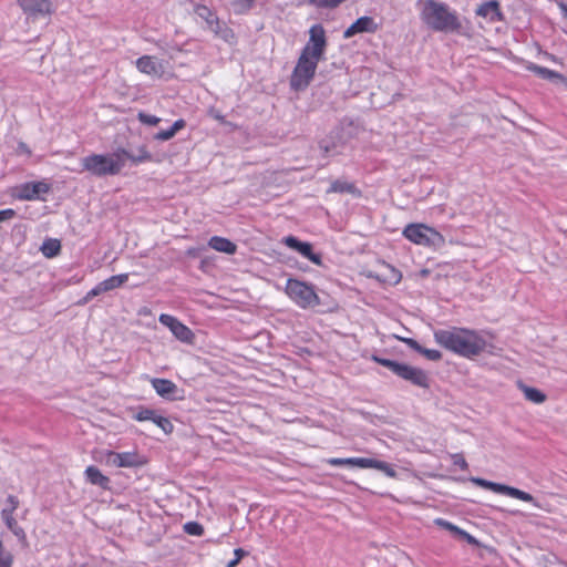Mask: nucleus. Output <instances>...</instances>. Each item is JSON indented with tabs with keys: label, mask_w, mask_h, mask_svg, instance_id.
I'll list each match as a JSON object with an SVG mask.
<instances>
[{
	"label": "nucleus",
	"mask_w": 567,
	"mask_h": 567,
	"mask_svg": "<svg viewBox=\"0 0 567 567\" xmlns=\"http://www.w3.org/2000/svg\"><path fill=\"white\" fill-rule=\"evenodd\" d=\"M327 48L326 31L321 24H315L309 30V40L303 47L290 78L293 90H305L312 81L318 63L324 59Z\"/></svg>",
	"instance_id": "nucleus-1"
},
{
	"label": "nucleus",
	"mask_w": 567,
	"mask_h": 567,
	"mask_svg": "<svg viewBox=\"0 0 567 567\" xmlns=\"http://www.w3.org/2000/svg\"><path fill=\"white\" fill-rule=\"evenodd\" d=\"M434 340L441 347L461 357L472 359L486 348V340L475 330L452 327L434 331Z\"/></svg>",
	"instance_id": "nucleus-2"
},
{
	"label": "nucleus",
	"mask_w": 567,
	"mask_h": 567,
	"mask_svg": "<svg viewBox=\"0 0 567 567\" xmlns=\"http://www.w3.org/2000/svg\"><path fill=\"white\" fill-rule=\"evenodd\" d=\"M422 21L437 32H454L461 28L457 14L447 4L435 0H426L421 9Z\"/></svg>",
	"instance_id": "nucleus-3"
},
{
	"label": "nucleus",
	"mask_w": 567,
	"mask_h": 567,
	"mask_svg": "<svg viewBox=\"0 0 567 567\" xmlns=\"http://www.w3.org/2000/svg\"><path fill=\"white\" fill-rule=\"evenodd\" d=\"M124 148L107 154H90L81 158L82 171L95 177L114 176L123 169Z\"/></svg>",
	"instance_id": "nucleus-4"
},
{
	"label": "nucleus",
	"mask_w": 567,
	"mask_h": 567,
	"mask_svg": "<svg viewBox=\"0 0 567 567\" xmlns=\"http://www.w3.org/2000/svg\"><path fill=\"white\" fill-rule=\"evenodd\" d=\"M403 235L413 244L441 249L445 246L442 234L424 224H410L403 229Z\"/></svg>",
	"instance_id": "nucleus-5"
},
{
	"label": "nucleus",
	"mask_w": 567,
	"mask_h": 567,
	"mask_svg": "<svg viewBox=\"0 0 567 567\" xmlns=\"http://www.w3.org/2000/svg\"><path fill=\"white\" fill-rule=\"evenodd\" d=\"M287 295L301 308H312L320 303L312 285L297 280L288 279L286 285Z\"/></svg>",
	"instance_id": "nucleus-6"
},
{
	"label": "nucleus",
	"mask_w": 567,
	"mask_h": 567,
	"mask_svg": "<svg viewBox=\"0 0 567 567\" xmlns=\"http://www.w3.org/2000/svg\"><path fill=\"white\" fill-rule=\"evenodd\" d=\"M327 463L332 466H352V467H359V468H375L378 471L383 472L389 477H396V472L386 462L374 460V458H367V457H348V458H339V457H332L327 460Z\"/></svg>",
	"instance_id": "nucleus-7"
},
{
	"label": "nucleus",
	"mask_w": 567,
	"mask_h": 567,
	"mask_svg": "<svg viewBox=\"0 0 567 567\" xmlns=\"http://www.w3.org/2000/svg\"><path fill=\"white\" fill-rule=\"evenodd\" d=\"M195 13L206 23V29L217 38L226 42H231L235 39L233 30L225 22H221L208 7L198 4L195 8Z\"/></svg>",
	"instance_id": "nucleus-8"
},
{
	"label": "nucleus",
	"mask_w": 567,
	"mask_h": 567,
	"mask_svg": "<svg viewBox=\"0 0 567 567\" xmlns=\"http://www.w3.org/2000/svg\"><path fill=\"white\" fill-rule=\"evenodd\" d=\"M158 321L167 327L172 333L182 342L192 343L194 339L193 331L182 323L178 319L171 315L162 313L158 318Z\"/></svg>",
	"instance_id": "nucleus-9"
},
{
	"label": "nucleus",
	"mask_w": 567,
	"mask_h": 567,
	"mask_svg": "<svg viewBox=\"0 0 567 567\" xmlns=\"http://www.w3.org/2000/svg\"><path fill=\"white\" fill-rule=\"evenodd\" d=\"M18 3L31 20L43 18L51 12V3L48 0H18Z\"/></svg>",
	"instance_id": "nucleus-10"
},
{
	"label": "nucleus",
	"mask_w": 567,
	"mask_h": 567,
	"mask_svg": "<svg viewBox=\"0 0 567 567\" xmlns=\"http://www.w3.org/2000/svg\"><path fill=\"white\" fill-rule=\"evenodd\" d=\"M282 243L301 254L305 258L309 259L315 265L320 266L322 264L321 256L312 251V246L309 243L300 241L297 237L287 236L282 239Z\"/></svg>",
	"instance_id": "nucleus-11"
},
{
	"label": "nucleus",
	"mask_w": 567,
	"mask_h": 567,
	"mask_svg": "<svg viewBox=\"0 0 567 567\" xmlns=\"http://www.w3.org/2000/svg\"><path fill=\"white\" fill-rule=\"evenodd\" d=\"M106 464L115 467H136L140 466L142 462L136 453H117L110 451L106 453Z\"/></svg>",
	"instance_id": "nucleus-12"
},
{
	"label": "nucleus",
	"mask_w": 567,
	"mask_h": 567,
	"mask_svg": "<svg viewBox=\"0 0 567 567\" xmlns=\"http://www.w3.org/2000/svg\"><path fill=\"white\" fill-rule=\"evenodd\" d=\"M135 64L140 72L154 78H161L165 72L163 63L152 55H143L138 58Z\"/></svg>",
	"instance_id": "nucleus-13"
},
{
	"label": "nucleus",
	"mask_w": 567,
	"mask_h": 567,
	"mask_svg": "<svg viewBox=\"0 0 567 567\" xmlns=\"http://www.w3.org/2000/svg\"><path fill=\"white\" fill-rule=\"evenodd\" d=\"M50 190L49 184L44 182L24 183L19 187L18 198L24 200L39 199L42 194Z\"/></svg>",
	"instance_id": "nucleus-14"
},
{
	"label": "nucleus",
	"mask_w": 567,
	"mask_h": 567,
	"mask_svg": "<svg viewBox=\"0 0 567 567\" xmlns=\"http://www.w3.org/2000/svg\"><path fill=\"white\" fill-rule=\"evenodd\" d=\"M398 377L420 388H429V377L422 369L403 363Z\"/></svg>",
	"instance_id": "nucleus-15"
},
{
	"label": "nucleus",
	"mask_w": 567,
	"mask_h": 567,
	"mask_svg": "<svg viewBox=\"0 0 567 567\" xmlns=\"http://www.w3.org/2000/svg\"><path fill=\"white\" fill-rule=\"evenodd\" d=\"M378 29V24L374 22V19L368 16L359 18L354 21L344 32L343 38L350 39L357 33L369 32L373 33Z\"/></svg>",
	"instance_id": "nucleus-16"
},
{
	"label": "nucleus",
	"mask_w": 567,
	"mask_h": 567,
	"mask_svg": "<svg viewBox=\"0 0 567 567\" xmlns=\"http://www.w3.org/2000/svg\"><path fill=\"white\" fill-rule=\"evenodd\" d=\"M491 491L499 494H504L524 502L533 503L535 506L539 507L538 503L534 498V496L527 492H524L522 489H518L516 487H512L508 485L499 484V483H492Z\"/></svg>",
	"instance_id": "nucleus-17"
},
{
	"label": "nucleus",
	"mask_w": 567,
	"mask_h": 567,
	"mask_svg": "<svg viewBox=\"0 0 567 567\" xmlns=\"http://www.w3.org/2000/svg\"><path fill=\"white\" fill-rule=\"evenodd\" d=\"M151 383L159 396L168 400L175 399L178 388L173 381L168 379L154 378L151 379Z\"/></svg>",
	"instance_id": "nucleus-18"
},
{
	"label": "nucleus",
	"mask_w": 567,
	"mask_h": 567,
	"mask_svg": "<svg viewBox=\"0 0 567 567\" xmlns=\"http://www.w3.org/2000/svg\"><path fill=\"white\" fill-rule=\"evenodd\" d=\"M1 517L6 526L12 532V534L23 544L27 545V535L22 527H20L13 517L12 508H3L1 511Z\"/></svg>",
	"instance_id": "nucleus-19"
},
{
	"label": "nucleus",
	"mask_w": 567,
	"mask_h": 567,
	"mask_svg": "<svg viewBox=\"0 0 567 567\" xmlns=\"http://www.w3.org/2000/svg\"><path fill=\"white\" fill-rule=\"evenodd\" d=\"M476 14L486 18L492 22L502 20L499 3L495 0L481 4L476 10Z\"/></svg>",
	"instance_id": "nucleus-20"
},
{
	"label": "nucleus",
	"mask_w": 567,
	"mask_h": 567,
	"mask_svg": "<svg viewBox=\"0 0 567 567\" xmlns=\"http://www.w3.org/2000/svg\"><path fill=\"white\" fill-rule=\"evenodd\" d=\"M208 246L216 251L225 252L228 255H233L237 250L236 244L225 237L219 236H213L208 241Z\"/></svg>",
	"instance_id": "nucleus-21"
},
{
	"label": "nucleus",
	"mask_w": 567,
	"mask_h": 567,
	"mask_svg": "<svg viewBox=\"0 0 567 567\" xmlns=\"http://www.w3.org/2000/svg\"><path fill=\"white\" fill-rule=\"evenodd\" d=\"M85 477L92 485H96L102 488H109L110 478L102 474L96 466H87L85 470Z\"/></svg>",
	"instance_id": "nucleus-22"
},
{
	"label": "nucleus",
	"mask_w": 567,
	"mask_h": 567,
	"mask_svg": "<svg viewBox=\"0 0 567 567\" xmlns=\"http://www.w3.org/2000/svg\"><path fill=\"white\" fill-rule=\"evenodd\" d=\"M379 281L398 285L402 279V274L389 264H383V272L374 276Z\"/></svg>",
	"instance_id": "nucleus-23"
},
{
	"label": "nucleus",
	"mask_w": 567,
	"mask_h": 567,
	"mask_svg": "<svg viewBox=\"0 0 567 567\" xmlns=\"http://www.w3.org/2000/svg\"><path fill=\"white\" fill-rule=\"evenodd\" d=\"M518 388L524 393L525 399L533 403L542 404L546 401V394L536 388L528 386L522 382L518 383Z\"/></svg>",
	"instance_id": "nucleus-24"
},
{
	"label": "nucleus",
	"mask_w": 567,
	"mask_h": 567,
	"mask_svg": "<svg viewBox=\"0 0 567 567\" xmlns=\"http://www.w3.org/2000/svg\"><path fill=\"white\" fill-rule=\"evenodd\" d=\"M327 193H347L352 195H360V192L353 183L341 179L333 181Z\"/></svg>",
	"instance_id": "nucleus-25"
},
{
	"label": "nucleus",
	"mask_w": 567,
	"mask_h": 567,
	"mask_svg": "<svg viewBox=\"0 0 567 567\" xmlns=\"http://www.w3.org/2000/svg\"><path fill=\"white\" fill-rule=\"evenodd\" d=\"M530 70H533L537 75H539L543 79H547L550 81H559L567 86V79L564 78L561 74L557 73L556 71L538 65H533Z\"/></svg>",
	"instance_id": "nucleus-26"
},
{
	"label": "nucleus",
	"mask_w": 567,
	"mask_h": 567,
	"mask_svg": "<svg viewBox=\"0 0 567 567\" xmlns=\"http://www.w3.org/2000/svg\"><path fill=\"white\" fill-rule=\"evenodd\" d=\"M185 125H186V123L184 120H182V118L177 120L174 122V124L168 130L159 131L158 133H156L154 138L157 141H168V140L173 138L178 131L184 128Z\"/></svg>",
	"instance_id": "nucleus-27"
},
{
	"label": "nucleus",
	"mask_w": 567,
	"mask_h": 567,
	"mask_svg": "<svg viewBox=\"0 0 567 567\" xmlns=\"http://www.w3.org/2000/svg\"><path fill=\"white\" fill-rule=\"evenodd\" d=\"M127 279H128L127 274L112 276V277L101 281L102 290H104V292H106V291L113 290L115 288H118L122 285H124L127 281Z\"/></svg>",
	"instance_id": "nucleus-28"
},
{
	"label": "nucleus",
	"mask_w": 567,
	"mask_h": 567,
	"mask_svg": "<svg viewBox=\"0 0 567 567\" xmlns=\"http://www.w3.org/2000/svg\"><path fill=\"white\" fill-rule=\"evenodd\" d=\"M60 249L61 244L58 239H47L41 246L42 254L48 258L55 257L60 252Z\"/></svg>",
	"instance_id": "nucleus-29"
},
{
	"label": "nucleus",
	"mask_w": 567,
	"mask_h": 567,
	"mask_svg": "<svg viewBox=\"0 0 567 567\" xmlns=\"http://www.w3.org/2000/svg\"><path fill=\"white\" fill-rule=\"evenodd\" d=\"M123 154V167L125 166L126 159L132 161L135 164L143 163L151 159V154L144 148H140L138 154L130 153L128 151L124 150Z\"/></svg>",
	"instance_id": "nucleus-30"
},
{
	"label": "nucleus",
	"mask_w": 567,
	"mask_h": 567,
	"mask_svg": "<svg viewBox=\"0 0 567 567\" xmlns=\"http://www.w3.org/2000/svg\"><path fill=\"white\" fill-rule=\"evenodd\" d=\"M373 361L378 362L379 364L388 368L389 370H391L394 374L399 375L400 373V370L403 365V363H400V362H396V361H393V360H390V359H383V358H380V357H377V355H373L372 357Z\"/></svg>",
	"instance_id": "nucleus-31"
},
{
	"label": "nucleus",
	"mask_w": 567,
	"mask_h": 567,
	"mask_svg": "<svg viewBox=\"0 0 567 567\" xmlns=\"http://www.w3.org/2000/svg\"><path fill=\"white\" fill-rule=\"evenodd\" d=\"M152 422L154 424H156L159 429H162L163 432L166 434H169L173 432L174 426H173L172 422L165 416H162V415H158L155 413V416L153 417Z\"/></svg>",
	"instance_id": "nucleus-32"
},
{
	"label": "nucleus",
	"mask_w": 567,
	"mask_h": 567,
	"mask_svg": "<svg viewBox=\"0 0 567 567\" xmlns=\"http://www.w3.org/2000/svg\"><path fill=\"white\" fill-rule=\"evenodd\" d=\"M184 530L188 535L202 536L204 534V527L196 522H188L184 525Z\"/></svg>",
	"instance_id": "nucleus-33"
},
{
	"label": "nucleus",
	"mask_w": 567,
	"mask_h": 567,
	"mask_svg": "<svg viewBox=\"0 0 567 567\" xmlns=\"http://www.w3.org/2000/svg\"><path fill=\"white\" fill-rule=\"evenodd\" d=\"M137 118L142 124L150 125V126H156L161 122L159 117L144 113V112H138Z\"/></svg>",
	"instance_id": "nucleus-34"
},
{
	"label": "nucleus",
	"mask_w": 567,
	"mask_h": 567,
	"mask_svg": "<svg viewBox=\"0 0 567 567\" xmlns=\"http://www.w3.org/2000/svg\"><path fill=\"white\" fill-rule=\"evenodd\" d=\"M12 563V554L8 550L2 549V543L0 542V567H11Z\"/></svg>",
	"instance_id": "nucleus-35"
},
{
	"label": "nucleus",
	"mask_w": 567,
	"mask_h": 567,
	"mask_svg": "<svg viewBox=\"0 0 567 567\" xmlns=\"http://www.w3.org/2000/svg\"><path fill=\"white\" fill-rule=\"evenodd\" d=\"M155 411L151 409H141L135 415L134 419L136 421L143 422V421H152L155 416Z\"/></svg>",
	"instance_id": "nucleus-36"
},
{
	"label": "nucleus",
	"mask_w": 567,
	"mask_h": 567,
	"mask_svg": "<svg viewBox=\"0 0 567 567\" xmlns=\"http://www.w3.org/2000/svg\"><path fill=\"white\" fill-rule=\"evenodd\" d=\"M434 522L437 526H441L444 529L451 530L454 534L460 535V533H462L461 528H458L457 526L453 525L452 523H450L443 518H436Z\"/></svg>",
	"instance_id": "nucleus-37"
},
{
	"label": "nucleus",
	"mask_w": 567,
	"mask_h": 567,
	"mask_svg": "<svg viewBox=\"0 0 567 567\" xmlns=\"http://www.w3.org/2000/svg\"><path fill=\"white\" fill-rule=\"evenodd\" d=\"M421 354L432 361H439L442 358V353L439 350L422 348Z\"/></svg>",
	"instance_id": "nucleus-38"
},
{
	"label": "nucleus",
	"mask_w": 567,
	"mask_h": 567,
	"mask_svg": "<svg viewBox=\"0 0 567 567\" xmlns=\"http://www.w3.org/2000/svg\"><path fill=\"white\" fill-rule=\"evenodd\" d=\"M104 290H102L101 282L96 285L94 288H92L84 296L82 303H87L90 300H92L94 297L103 293Z\"/></svg>",
	"instance_id": "nucleus-39"
},
{
	"label": "nucleus",
	"mask_w": 567,
	"mask_h": 567,
	"mask_svg": "<svg viewBox=\"0 0 567 567\" xmlns=\"http://www.w3.org/2000/svg\"><path fill=\"white\" fill-rule=\"evenodd\" d=\"M104 290H102L101 282L96 285L94 288H92L84 296L82 303H87L90 300H92L94 297L103 293Z\"/></svg>",
	"instance_id": "nucleus-40"
},
{
	"label": "nucleus",
	"mask_w": 567,
	"mask_h": 567,
	"mask_svg": "<svg viewBox=\"0 0 567 567\" xmlns=\"http://www.w3.org/2000/svg\"><path fill=\"white\" fill-rule=\"evenodd\" d=\"M17 215L16 210L12 208H7L0 210V223L12 219Z\"/></svg>",
	"instance_id": "nucleus-41"
},
{
	"label": "nucleus",
	"mask_w": 567,
	"mask_h": 567,
	"mask_svg": "<svg viewBox=\"0 0 567 567\" xmlns=\"http://www.w3.org/2000/svg\"><path fill=\"white\" fill-rule=\"evenodd\" d=\"M234 553L236 557H234V559L227 564V567H235L240 561V559L246 555V551L241 548L235 549Z\"/></svg>",
	"instance_id": "nucleus-42"
},
{
	"label": "nucleus",
	"mask_w": 567,
	"mask_h": 567,
	"mask_svg": "<svg viewBox=\"0 0 567 567\" xmlns=\"http://www.w3.org/2000/svg\"><path fill=\"white\" fill-rule=\"evenodd\" d=\"M453 463H454V465L461 467L462 470L467 468V463L461 454L453 455Z\"/></svg>",
	"instance_id": "nucleus-43"
},
{
	"label": "nucleus",
	"mask_w": 567,
	"mask_h": 567,
	"mask_svg": "<svg viewBox=\"0 0 567 567\" xmlns=\"http://www.w3.org/2000/svg\"><path fill=\"white\" fill-rule=\"evenodd\" d=\"M404 342L413 350H415L416 352H421L422 350V346L414 339H411V338H408V339H404Z\"/></svg>",
	"instance_id": "nucleus-44"
},
{
	"label": "nucleus",
	"mask_w": 567,
	"mask_h": 567,
	"mask_svg": "<svg viewBox=\"0 0 567 567\" xmlns=\"http://www.w3.org/2000/svg\"><path fill=\"white\" fill-rule=\"evenodd\" d=\"M472 482L474 484H476L477 486L486 488V489H491V485L493 483L491 481H486L484 478H478V477L477 478H472Z\"/></svg>",
	"instance_id": "nucleus-45"
},
{
	"label": "nucleus",
	"mask_w": 567,
	"mask_h": 567,
	"mask_svg": "<svg viewBox=\"0 0 567 567\" xmlns=\"http://www.w3.org/2000/svg\"><path fill=\"white\" fill-rule=\"evenodd\" d=\"M8 506L6 508H12V513L18 508L19 501L16 496L9 495L8 499Z\"/></svg>",
	"instance_id": "nucleus-46"
},
{
	"label": "nucleus",
	"mask_w": 567,
	"mask_h": 567,
	"mask_svg": "<svg viewBox=\"0 0 567 567\" xmlns=\"http://www.w3.org/2000/svg\"><path fill=\"white\" fill-rule=\"evenodd\" d=\"M460 535L465 537L467 539V542L471 544L476 543V539L464 530H462V533H460Z\"/></svg>",
	"instance_id": "nucleus-47"
},
{
	"label": "nucleus",
	"mask_w": 567,
	"mask_h": 567,
	"mask_svg": "<svg viewBox=\"0 0 567 567\" xmlns=\"http://www.w3.org/2000/svg\"><path fill=\"white\" fill-rule=\"evenodd\" d=\"M559 8H560V10H561V12H563L564 17L567 19V4H565V3H560V4H559Z\"/></svg>",
	"instance_id": "nucleus-48"
},
{
	"label": "nucleus",
	"mask_w": 567,
	"mask_h": 567,
	"mask_svg": "<svg viewBox=\"0 0 567 567\" xmlns=\"http://www.w3.org/2000/svg\"><path fill=\"white\" fill-rule=\"evenodd\" d=\"M212 115H213V116H214V118H216L217 121H219V122H221V123L224 122V116H223L221 114L212 112Z\"/></svg>",
	"instance_id": "nucleus-49"
}]
</instances>
